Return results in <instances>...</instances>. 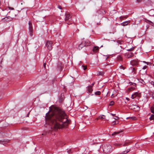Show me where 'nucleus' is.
Listing matches in <instances>:
<instances>
[{"mask_svg": "<svg viewBox=\"0 0 154 154\" xmlns=\"http://www.w3.org/2000/svg\"><path fill=\"white\" fill-rule=\"evenodd\" d=\"M150 120H153L154 119V115L152 114L149 118Z\"/></svg>", "mask_w": 154, "mask_h": 154, "instance_id": "4be33fe9", "label": "nucleus"}, {"mask_svg": "<svg viewBox=\"0 0 154 154\" xmlns=\"http://www.w3.org/2000/svg\"><path fill=\"white\" fill-rule=\"evenodd\" d=\"M12 20L13 18L12 17L8 16L3 18L2 20V21L4 22H8L9 21H11Z\"/></svg>", "mask_w": 154, "mask_h": 154, "instance_id": "39448f33", "label": "nucleus"}, {"mask_svg": "<svg viewBox=\"0 0 154 154\" xmlns=\"http://www.w3.org/2000/svg\"><path fill=\"white\" fill-rule=\"evenodd\" d=\"M152 98L154 99V93L152 94Z\"/></svg>", "mask_w": 154, "mask_h": 154, "instance_id": "49530a36", "label": "nucleus"}, {"mask_svg": "<svg viewBox=\"0 0 154 154\" xmlns=\"http://www.w3.org/2000/svg\"><path fill=\"white\" fill-rule=\"evenodd\" d=\"M126 100H128V101L130 100V99L128 97H126Z\"/></svg>", "mask_w": 154, "mask_h": 154, "instance_id": "c03bdc74", "label": "nucleus"}, {"mask_svg": "<svg viewBox=\"0 0 154 154\" xmlns=\"http://www.w3.org/2000/svg\"><path fill=\"white\" fill-rule=\"evenodd\" d=\"M134 55V54L132 52H130L128 54H127L126 55V57L127 58H130L131 57L133 56Z\"/></svg>", "mask_w": 154, "mask_h": 154, "instance_id": "4468645a", "label": "nucleus"}, {"mask_svg": "<svg viewBox=\"0 0 154 154\" xmlns=\"http://www.w3.org/2000/svg\"><path fill=\"white\" fill-rule=\"evenodd\" d=\"M130 20L125 21L123 22L122 23H121L120 24L121 25L124 26L128 25V24L130 23Z\"/></svg>", "mask_w": 154, "mask_h": 154, "instance_id": "f8f14e48", "label": "nucleus"}, {"mask_svg": "<svg viewBox=\"0 0 154 154\" xmlns=\"http://www.w3.org/2000/svg\"><path fill=\"white\" fill-rule=\"evenodd\" d=\"M29 24V29L30 32V34L31 36L32 35V33L33 32V28L32 27V24L31 22L29 21L28 23Z\"/></svg>", "mask_w": 154, "mask_h": 154, "instance_id": "0eeeda50", "label": "nucleus"}, {"mask_svg": "<svg viewBox=\"0 0 154 154\" xmlns=\"http://www.w3.org/2000/svg\"><path fill=\"white\" fill-rule=\"evenodd\" d=\"M52 43L51 41H48L46 44V46L47 47L48 49L49 50H51L52 48Z\"/></svg>", "mask_w": 154, "mask_h": 154, "instance_id": "20e7f679", "label": "nucleus"}, {"mask_svg": "<svg viewBox=\"0 0 154 154\" xmlns=\"http://www.w3.org/2000/svg\"><path fill=\"white\" fill-rule=\"evenodd\" d=\"M114 102L113 101H112L110 102L109 105L110 106H112L114 104Z\"/></svg>", "mask_w": 154, "mask_h": 154, "instance_id": "cd10ccee", "label": "nucleus"}, {"mask_svg": "<svg viewBox=\"0 0 154 154\" xmlns=\"http://www.w3.org/2000/svg\"><path fill=\"white\" fill-rule=\"evenodd\" d=\"M136 71V70L135 69V68H133V70H132V72H134V73H135Z\"/></svg>", "mask_w": 154, "mask_h": 154, "instance_id": "473e14b6", "label": "nucleus"}, {"mask_svg": "<svg viewBox=\"0 0 154 154\" xmlns=\"http://www.w3.org/2000/svg\"><path fill=\"white\" fill-rule=\"evenodd\" d=\"M131 109L134 110L135 111H138L140 110V107L136 105H132L130 106Z\"/></svg>", "mask_w": 154, "mask_h": 154, "instance_id": "423d86ee", "label": "nucleus"}, {"mask_svg": "<svg viewBox=\"0 0 154 154\" xmlns=\"http://www.w3.org/2000/svg\"><path fill=\"white\" fill-rule=\"evenodd\" d=\"M150 109L151 112L154 114V108L153 107H151L150 108Z\"/></svg>", "mask_w": 154, "mask_h": 154, "instance_id": "bb28decb", "label": "nucleus"}, {"mask_svg": "<svg viewBox=\"0 0 154 154\" xmlns=\"http://www.w3.org/2000/svg\"><path fill=\"white\" fill-rule=\"evenodd\" d=\"M130 63L132 66H137L138 64V62L136 60H133L131 61Z\"/></svg>", "mask_w": 154, "mask_h": 154, "instance_id": "1a4fd4ad", "label": "nucleus"}, {"mask_svg": "<svg viewBox=\"0 0 154 154\" xmlns=\"http://www.w3.org/2000/svg\"><path fill=\"white\" fill-rule=\"evenodd\" d=\"M28 115H29V114H28L27 115V116H28Z\"/></svg>", "mask_w": 154, "mask_h": 154, "instance_id": "5fc2aeb1", "label": "nucleus"}, {"mask_svg": "<svg viewBox=\"0 0 154 154\" xmlns=\"http://www.w3.org/2000/svg\"><path fill=\"white\" fill-rule=\"evenodd\" d=\"M148 21L151 23H152V22L151 21H149V20H147Z\"/></svg>", "mask_w": 154, "mask_h": 154, "instance_id": "8fccbe9b", "label": "nucleus"}, {"mask_svg": "<svg viewBox=\"0 0 154 154\" xmlns=\"http://www.w3.org/2000/svg\"><path fill=\"white\" fill-rule=\"evenodd\" d=\"M120 68L121 69H125V67L122 66H120Z\"/></svg>", "mask_w": 154, "mask_h": 154, "instance_id": "e433bc0d", "label": "nucleus"}, {"mask_svg": "<svg viewBox=\"0 0 154 154\" xmlns=\"http://www.w3.org/2000/svg\"><path fill=\"white\" fill-rule=\"evenodd\" d=\"M121 144H120L116 143L115 144V146H119Z\"/></svg>", "mask_w": 154, "mask_h": 154, "instance_id": "c9c22d12", "label": "nucleus"}, {"mask_svg": "<svg viewBox=\"0 0 154 154\" xmlns=\"http://www.w3.org/2000/svg\"><path fill=\"white\" fill-rule=\"evenodd\" d=\"M140 93H138L137 92H136L131 95V98L132 99H134L136 97H140Z\"/></svg>", "mask_w": 154, "mask_h": 154, "instance_id": "9d476101", "label": "nucleus"}, {"mask_svg": "<svg viewBox=\"0 0 154 154\" xmlns=\"http://www.w3.org/2000/svg\"><path fill=\"white\" fill-rule=\"evenodd\" d=\"M94 83H92V85H91V86H92V87H93V86L94 85Z\"/></svg>", "mask_w": 154, "mask_h": 154, "instance_id": "de8ad7c7", "label": "nucleus"}, {"mask_svg": "<svg viewBox=\"0 0 154 154\" xmlns=\"http://www.w3.org/2000/svg\"><path fill=\"white\" fill-rule=\"evenodd\" d=\"M118 59L119 60H122V58L121 57L119 56L118 58Z\"/></svg>", "mask_w": 154, "mask_h": 154, "instance_id": "4c0bfd02", "label": "nucleus"}, {"mask_svg": "<svg viewBox=\"0 0 154 154\" xmlns=\"http://www.w3.org/2000/svg\"><path fill=\"white\" fill-rule=\"evenodd\" d=\"M65 21H70L72 20L71 16L69 14H66V17L65 18Z\"/></svg>", "mask_w": 154, "mask_h": 154, "instance_id": "6e6552de", "label": "nucleus"}, {"mask_svg": "<svg viewBox=\"0 0 154 154\" xmlns=\"http://www.w3.org/2000/svg\"><path fill=\"white\" fill-rule=\"evenodd\" d=\"M131 119L132 120H135L136 119V118L135 117H127L126 118L127 119Z\"/></svg>", "mask_w": 154, "mask_h": 154, "instance_id": "aec40b11", "label": "nucleus"}, {"mask_svg": "<svg viewBox=\"0 0 154 154\" xmlns=\"http://www.w3.org/2000/svg\"><path fill=\"white\" fill-rule=\"evenodd\" d=\"M9 9L11 10H14V8H13L11 7H9Z\"/></svg>", "mask_w": 154, "mask_h": 154, "instance_id": "37998d69", "label": "nucleus"}, {"mask_svg": "<svg viewBox=\"0 0 154 154\" xmlns=\"http://www.w3.org/2000/svg\"><path fill=\"white\" fill-rule=\"evenodd\" d=\"M48 112L46 114L45 121L55 130L62 128L67 125L69 121L65 112L57 107L50 108Z\"/></svg>", "mask_w": 154, "mask_h": 154, "instance_id": "f257e3e1", "label": "nucleus"}, {"mask_svg": "<svg viewBox=\"0 0 154 154\" xmlns=\"http://www.w3.org/2000/svg\"><path fill=\"white\" fill-rule=\"evenodd\" d=\"M110 114L112 115V116H114L115 115H116V114H113L112 113H110Z\"/></svg>", "mask_w": 154, "mask_h": 154, "instance_id": "a18cd8bd", "label": "nucleus"}, {"mask_svg": "<svg viewBox=\"0 0 154 154\" xmlns=\"http://www.w3.org/2000/svg\"><path fill=\"white\" fill-rule=\"evenodd\" d=\"M128 17V16L127 15L121 16L119 17V18H120V20H122L124 18H125V19L127 18Z\"/></svg>", "mask_w": 154, "mask_h": 154, "instance_id": "a211bd4d", "label": "nucleus"}, {"mask_svg": "<svg viewBox=\"0 0 154 154\" xmlns=\"http://www.w3.org/2000/svg\"><path fill=\"white\" fill-rule=\"evenodd\" d=\"M90 42L88 41H87L85 42H83L79 45L78 48L79 50H80L84 46L90 45Z\"/></svg>", "mask_w": 154, "mask_h": 154, "instance_id": "7ed1b4c3", "label": "nucleus"}, {"mask_svg": "<svg viewBox=\"0 0 154 154\" xmlns=\"http://www.w3.org/2000/svg\"><path fill=\"white\" fill-rule=\"evenodd\" d=\"M92 86H89L88 88V91L90 93H91L93 91L92 88Z\"/></svg>", "mask_w": 154, "mask_h": 154, "instance_id": "f3484780", "label": "nucleus"}, {"mask_svg": "<svg viewBox=\"0 0 154 154\" xmlns=\"http://www.w3.org/2000/svg\"><path fill=\"white\" fill-rule=\"evenodd\" d=\"M143 0H137V1L138 2H142V1H143Z\"/></svg>", "mask_w": 154, "mask_h": 154, "instance_id": "79ce46f5", "label": "nucleus"}, {"mask_svg": "<svg viewBox=\"0 0 154 154\" xmlns=\"http://www.w3.org/2000/svg\"><path fill=\"white\" fill-rule=\"evenodd\" d=\"M9 141V140L7 139L3 140H0V143L4 145L5 144L8 143Z\"/></svg>", "mask_w": 154, "mask_h": 154, "instance_id": "9b49d317", "label": "nucleus"}, {"mask_svg": "<svg viewBox=\"0 0 154 154\" xmlns=\"http://www.w3.org/2000/svg\"><path fill=\"white\" fill-rule=\"evenodd\" d=\"M119 132H114L112 134V136H114V135H116V134H117L119 133Z\"/></svg>", "mask_w": 154, "mask_h": 154, "instance_id": "c85d7f7f", "label": "nucleus"}, {"mask_svg": "<svg viewBox=\"0 0 154 154\" xmlns=\"http://www.w3.org/2000/svg\"><path fill=\"white\" fill-rule=\"evenodd\" d=\"M130 83H131V85H132L134 86H135L136 85V84L135 83H133L132 82H131Z\"/></svg>", "mask_w": 154, "mask_h": 154, "instance_id": "58836bf2", "label": "nucleus"}, {"mask_svg": "<svg viewBox=\"0 0 154 154\" xmlns=\"http://www.w3.org/2000/svg\"><path fill=\"white\" fill-rule=\"evenodd\" d=\"M149 83L151 85H153V86H154V82L153 81H151V82H149Z\"/></svg>", "mask_w": 154, "mask_h": 154, "instance_id": "7c9ffc66", "label": "nucleus"}, {"mask_svg": "<svg viewBox=\"0 0 154 154\" xmlns=\"http://www.w3.org/2000/svg\"><path fill=\"white\" fill-rule=\"evenodd\" d=\"M130 150L129 149H127V151H125L122 153V154H125L128 152Z\"/></svg>", "mask_w": 154, "mask_h": 154, "instance_id": "393cba45", "label": "nucleus"}, {"mask_svg": "<svg viewBox=\"0 0 154 154\" xmlns=\"http://www.w3.org/2000/svg\"><path fill=\"white\" fill-rule=\"evenodd\" d=\"M117 90H114L113 91L112 94L111 95V97H113L115 96L114 95H115V96H116L117 95Z\"/></svg>", "mask_w": 154, "mask_h": 154, "instance_id": "2eb2a0df", "label": "nucleus"}, {"mask_svg": "<svg viewBox=\"0 0 154 154\" xmlns=\"http://www.w3.org/2000/svg\"><path fill=\"white\" fill-rule=\"evenodd\" d=\"M134 47H132L131 48L127 49V50L128 51H131L134 49Z\"/></svg>", "mask_w": 154, "mask_h": 154, "instance_id": "b1692460", "label": "nucleus"}, {"mask_svg": "<svg viewBox=\"0 0 154 154\" xmlns=\"http://www.w3.org/2000/svg\"><path fill=\"white\" fill-rule=\"evenodd\" d=\"M147 66H143L142 68L143 69H145L147 68Z\"/></svg>", "mask_w": 154, "mask_h": 154, "instance_id": "72a5a7b5", "label": "nucleus"}, {"mask_svg": "<svg viewBox=\"0 0 154 154\" xmlns=\"http://www.w3.org/2000/svg\"><path fill=\"white\" fill-rule=\"evenodd\" d=\"M125 144H126V143H125V144L123 145V146H125Z\"/></svg>", "mask_w": 154, "mask_h": 154, "instance_id": "3c124183", "label": "nucleus"}, {"mask_svg": "<svg viewBox=\"0 0 154 154\" xmlns=\"http://www.w3.org/2000/svg\"><path fill=\"white\" fill-rule=\"evenodd\" d=\"M103 151L106 154H109L112 151V146L109 144H105L103 146Z\"/></svg>", "mask_w": 154, "mask_h": 154, "instance_id": "f03ea898", "label": "nucleus"}, {"mask_svg": "<svg viewBox=\"0 0 154 154\" xmlns=\"http://www.w3.org/2000/svg\"><path fill=\"white\" fill-rule=\"evenodd\" d=\"M119 123V121H114L112 122V125H114L118 124Z\"/></svg>", "mask_w": 154, "mask_h": 154, "instance_id": "6ab92c4d", "label": "nucleus"}, {"mask_svg": "<svg viewBox=\"0 0 154 154\" xmlns=\"http://www.w3.org/2000/svg\"><path fill=\"white\" fill-rule=\"evenodd\" d=\"M84 70H85L87 69V67L85 66H82Z\"/></svg>", "mask_w": 154, "mask_h": 154, "instance_id": "2f4dec72", "label": "nucleus"}, {"mask_svg": "<svg viewBox=\"0 0 154 154\" xmlns=\"http://www.w3.org/2000/svg\"><path fill=\"white\" fill-rule=\"evenodd\" d=\"M143 62H144L145 63H146V62L145 61H143Z\"/></svg>", "mask_w": 154, "mask_h": 154, "instance_id": "603ef678", "label": "nucleus"}, {"mask_svg": "<svg viewBox=\"0 0 154 154\" xmlns=\"http://www.w3.org/2000/svg\"><path fill=\"white\" fill-rule=\"evenodd\" d=\"M113 119H115L117 120L119 119V118L118 117L116 116Z\"/></svg>", "mask_w": 154, "mask_h": 154, "instance_id": "f704fd0d", "label": "nucleus"}, {"mask_svg": "<svg viewBox=\"0 0 154 154\" xmlns=\"http://www.w3.org/2000/svg\"><path fill=\"white\" fill-rule=\"evenodd\" d=\"M101 94V92L100 91H97L95 93V95H100Z\"/></svg>", "mask_w": 154, "mask_h": 154, "instance_id": "a878e982", "label": "nucleus"}, {"mask_svg": "<svg viewBox=\"0 0 154 154\" xmlns=\"http://www.w3.org/2000/svg\"><path fill=\"white\" fill-rule=\"evenodd\" d=\"M44 135V134L43 133L42 134V135Z\"/></svg>", "mask_w": 154, "mask_h": 154, "instance_id": "864d4df0", "label": "nucleus"}, {"mask_svg": "<svg viewBox=\"0 0 154 154\" xmlns=\"http://www.w3.org/2000/svg\"><path fill=\"white\" fill-rule=\"evenodd\" d=\"M99 48L98 47H94L93 49V51L94 52H96L98 51Z\"/></svg>", "mask_w": 154, "mask_h": 154, "instance_id": "dca6fc26", "label": "nucleus"}, {"mask_svg": "<svg viewBox=\"0 0 154 154\" xmlns=\"http://www.w3.org/2000/svg\"><path fill=\"white\" fill-rule=\"evenodd\" d=\"M43 66L44 67V68H45L46 67V63H44V64H43Z\"/></svg>", "mask_w": 154, "mask_h": 154, "instance_id": "a19ab883", "label": "nucleus"}, {"mask_svg": "<svg viewBox=\"0 0 154 154\" xmlns=\"http://www.w3.org/2000/svg\"><path fill=\"white\" fill-rule=\"evenodd\" d=\"M105 117V116L104 115H103L102 116H99L98 118L97 119H104Z\"/></svg>", "mask_w": 154, "mask_h": 154, "instance_id": "412c9836", "label": "nucleus"}, {"mask_svg": "<svg viewBox=\"0 0 154 154\" xmlns=\"http://www.w3.org/2000/svg\"><path fill=\"white\" fill-rule=\"evenodd\" d=\"M104 74V72H98V74L99 75H103Z\"/></svg>", "mask_w": 154, "mask_h": 154, "instance_id": "5701e85b", "label": "nucleus"}, {"mask_svg": "<svg viewBox=\"0 0 154 154\" xmlns=\"http://www.w3.org/2000/svg\"><path fill=\"white\" fill-rule=\"evenodd\" d=\"M58 8H59L60 9H62V8L60 6L58 5Z\"/></svg>", "mask_w": 154, "mask_h": 154, "instance_id": "ea45409f", "label": "nucleus"}, {"mask_svg": "<svg viewBox=\"0 0 154 154\" xmlns=\"http://www.w3.org/2000/svg\"><path fill=\"white\" fill-rule=\"evenodd\" d=\"M131 88L132 89H134L135 88H134V87H131Z\"/></svg>", "mask_w": 154, "mask_h": 154, "instance_id": "09e8293b", "label": "nucleus"}, {"mask_svg": "<svg viewBox=\"0 0 154 154\" xmlns=\"http://www.w3.org/2000/svg\"><path fill=\"white\" fill-rule=\"evenodd\" d=\"M140 82L142 84H144L145 83L144 82L143 79H140L139 80Z\"/></svg>", "mask_w": 154, "mask_h": 154, "instance_id": "c756f323", "label": "nucleus"}, {"mask_svg": "<svg viewBox=\"0 0 154 154\" xmlns=\"http://www.w3.org/2000/svg\"><path fill=\"white\" fill-rule=\"evenodd\" d=\"M7 15L6 12L4 10H2V11L0 12V15L2 16H5Z\"/></svg>", "mask_w": 154, "mask_h": 154, "instance_id": "ddd939ff", "label": "nucleus"}]
</instances>
